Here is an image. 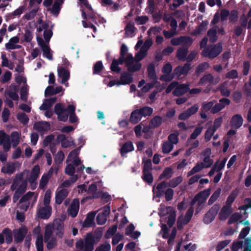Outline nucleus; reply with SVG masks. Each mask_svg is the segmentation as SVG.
I'll return each mask as SVG.
<instances>
[{"label":"nucleus","instance_id":"1","mask_svg":"<svg viewBox=\"0 0 251 251\" xmlns=\"http://www.w3.org/2000/svg\"><path fill=\"white\" fill-rule=\"evenodd\" d=\"M102 236V232L99 228L94 233H87L85 238V249L84 251H93L95 244L99 242Z\"/></svg>","mask_w":251,"mask_h":251},{"label":"nucleus","instance_id":"2","mask_svg":"<svg viewBox=\"0 0 251 251\" xmlns=\"http://www.w3.org/2000/svg\"><path fill=\"white\" fill-rule=\"evenodd\" d=\"M222 49V46L220 44H215L204 49L202 51V55L210 59H213L221 53Z\"/></svg>","mask_w":251,"mask_h":251},{"label":"nucleus","instance_id":"3","mask_svg":"<svg viewBox=\"0 0 251 251\" xmlns=\"http://www.w3.org/2000/svg\"><path fill=\"white\" fill-rule=\"evenodd\" d=\"M220 208V205L219 203L215 204L209 210L204 214L203 218V222L205 224H209L212 222L218 214Z\"/></svg>","mask_w":251,"mask_h":251},{"label":"nucleus","instance_id":"4","mask_svg":"<svg viewBox=\"0 0 251 251\" xmlns=\"http://www.w3.org/2000/svg\"><path fill=\"white\" fill-rule=\"evenodd\" d=\"M38 45L42 49L43 55L49 60H52L53 59L52 54L51 52L49 46V44L44 42L43 39L40 37L36 38Z\"/></svg>","mask_w":251,"mask_h":251},{"label":"nucleus","instance_id":"5","mask_svg":"<svg viewBox=\"0 0 251 251\" xmlns=\"http://www.w3.org/2000/svg\"><path fill=\"white\" fill-rule=\"evenodd\" d=\"M54 112L57 115L59 121L65 122L68 120L69 113L67 108L65 109L61 103H57L54 106Z\"/></svg>","mask_w":251,"mask_h":251},{"label":"nucleus","instance_id":"6","mask_svg":"<svg viewBox=\"0 0 251 251\" xmlns=\"http://www.w3.org/2000/svg\"><path fill=\"white\" fill-rule=\"evenodd\" d=\"M27 229L26 227H21L14 230V238L16 243H22L27 233Z\"/></svg>","mask_w":251,"mask_h":251},{"label":"nucleus","instance_id":"7","mask_svg":"<svg viewBox=\"0 0 251 251\" xmlns=\"http://www.w3.org/2000/svg\"><path fill=\"white\" fill-rule=\"evenodd\" d=\"M133 81V78L132 75L129 74V72H123L121 74L120 79L117 80V85H125L126 84H129L132 83Z\"/></svg>","mask_w":251,"mask_h":251},{"label":"nucleus","instance_id":"8","mask_svg":"<svg viewBox=\"0 0 251 251\" xmlns=\"http://www.w3.org/2000/svg\"><path fill=\"white\" fill-rule=\"evenodd\" d=\"M110 214V203L107 204L102 211L99 213L97 217L96 221L98 225H102L104 224L106 221V216Z\"/></svg>","mask_w":251,"mask_h":251},{"label":"nucleus","instance_id":"9","mask_svg":"<svg viewBox=\"0 0 251 251\" xmlns=\"http://www.w3.org/2000/svg\"><path fill=\"white\" fill-rule=\"evenodd\" d=\"M165 212L163 213L164 215L170 213L167 217V224L169 227L171 228L173 226L176 221V212L173 210V207L171 206H167L165 208V210H163L162 212H165Z\"/></svg>","mask_w":251,"mask_h":251},{"label":"nucleus","instance_id":"10","mask_svg":"<svg viewBox=\"0 0 251 251\" xmlns=\"http://www.w3.org/2000/svg\"><path fill=\"white\" fill-rule=\"evenodd\" d=\"M189 91V84L183 83L178 84L176 87L173 92V94L176 97L182 96Z\"/></svg>","mask_w":251,"mask_h":251},{"label":"nucleus","instance_id":"11","mask_svg":"<svg viewBox=\"0 0 251 251\" xmlns=\"http://www.w3.org/2000/svg\"><path fill=\"white\" fill-rule=\"evenodd\" d=\"M79 209V201L77 198L74 199L68 208V213L72 218L76 217Z\"/></svg>","mask_w":251,"mask_h":251},{"label":"nucleus","instance_id":"12","mask_svg":"<svg viewBox=\"0 0 251 251\" xmlns=\"http://www.w3.org/2000/svg\"><path fill=\"white\" fill-rule=\"evenodd\" d=\"M51 207L45 206L39 208L37 211L38 218L42 219H48L51 214Z\"/></svg>","mask_w":251,"mask_h":251},{"label":"nucleus","instance_id":"13","mask_svg":"<svg viewBox=\"0 0 251 251\" xmlns=\"http://www.w3.org/2000/svg\"><path fill=\"white\" fill-rule=\"evenodd\" d=\"M0 144L2 145L5 152H7L10 149L11 145L9 137L5 132L0 134Z\"/></svg>","mask_w":251,"mask_h":251},{"label":"nucleus","instance_id":"14","mask_svg":"<svg viewBox=\"0 0 251 251\" xmlns=\"http://www.w3.org/2000/svg\"><path fill=\"white\" fill-rule=\"evenodd\" d=\"M96 213V212L93 211L89 212L87 214L86 219L82 223L83 227H90L95 225L94 223V219Z\"/></svg>","mask_w":251,"mask_h":251},{"label":"nucleus","instance_id":"15","mask_svg":"<svg viewBox=\"0 0 251 251\" xmlns=\"http://www.w3.org/2000/svg\"><path fill=\"white\" fill-rule=\"evenodd\" d=\"M232 212V207L226 205L223 206L219 212V219L221 221H225L230 215Z\"/></svg>","mask_w":251,"mask_h":251},{"label":"nucleus","instance_id":"16","mask_svg":"<svg viewBox=\"0 0 251 251\" xmlns=\"http://www.w3.org/2000/svg\"><path fill=\"white\" fill-rule=\"evenodd\" d=\"M58 75L59 77L61 79L60 83L62 84H65L66 87H68L69 84L67 81L70 77V73L69 71L63 68L58 69Z\"/></svg>","mask_w":251,"mask_h":251},{"label":"nucleus","instance_id":"17","mask_svg":"<svg viewBox=\"0 0 251 251\" xmlns=\"http://www.w3.org/2000/svg\"><path fill=\"white\" fill-rule=\"evenodd\" d=\"M19 38L17 36L11 38L8 42L5 45L6 49L8 50L20 49L21 46L17 44L19 42Z\"/></svg>","mask_w":251,"mask_h":251},{"label":"nucleus","instance_id":"18","mask_svg":"<svg viewBox=\"0 0 251 251\" xmlns=\"http://www.w3.org/2000/svg\"><path fill=\"white\" fill-rule=\"evenodd\" d=\"M125 56L120 55V57L118 60H113L111 64V70L117 73H119L121 71V68L118 67L119 64L122 65L125 62Z\"/></svg>","mask_w":251,"mask_h":251},{"label":"nucleus","instance_id":"19","mask_svg":"<svg viewBox=\"0 0 251 251\" xmlns=\"http://www.w3.org/2000/svg\"><path fill=\"white\" fill-rule=\"evenodd\" d=\"M40 168L38 165H36L33 167L28 179L29 183H33L36 181L40 174Z\"/></svg>","mask_w":251,"mask_h":251},{"label":"nucleus","instance_id":"20","mask_svg":"<svg viewBox=\"0 0 251 251\" xmlns=\"http://www.w3.org/2000/svg\"><path fill=\"white\" fill-rule=\"evenodd\" d=\"M211 154V150L207 148L204 151V155H206L203 158V163H201L204 168H209L211 166L213 163V160L210 158V155Z\"/></svg>","mask_w":251,"mask_h":251},{"label":"nucleus","instance_id":"21","mask_svg":"<svg viewBox=\"0 0 251 251\" xmlns=\"http://www.w3.org/2000/svg\"><path fill=\"white\" fill-rule=\"evenodd\" d=\"M191 68V64L187 62L183 66H178L175 69L176 74H178V75H187Z\"/></svg>","mask_w":251,"mask_h":251},{"label":"nucleus","instance_id":"22","mask_svg":"<svg viewBox=\"0 0 251 251\" xmlns=\"http://www.w3.org/2000/svg\"><path fill=\"white\" fill-rule=\"evenodd\" d=\"M69 192L66 189H62L58 191L55 195V203L57 204L62 203L64 200L67 197Z\"/></svg>","mask_w":251,"mask_h":251},{"label":"nucleus","instance_id":"23","mask_svg":"<svg viewBox=\"0 0 251 251\" xmlns=\"http://www.w3.org/2000/svg\"><path fill=\"white\" fill-rule=\"evenodd\" d=\"M134 150V146L131 141H128L125 142L122 146L120 153L122 156H125L128 152Z\"/></svg>","mask_w":251,"mask_h":251},{"label":"nucleus","instance_id":"24","mask_svg":"<svg viewBox=\"0 0 251 251\" xmlns=\"http://www.w3.org/2000/svg\"><path fill=\"white\" fill-rule=\"evenodd\" d=\"M188 52V48L181 47L177 50L176 57L179 60L184 61L186 60V56Z\"/></svg>","mask_w":251,"mask_h":251},{"label":"nucleus","instance_id":"25","mask_svg":"<svg viewBox=\"0 0 251 251\" xmlns=\"http://www.w3.org/2000/svg\"><path fill=\"white\" fill-rule=\"evenodd\" d=\"M54 229L56 230V235L62 238L64 235V224L62 222L56 221L53 224Z\"/></svg>","mask_w":251,"mask_h":251},{"label":"nucleus","instance_id":"26","mask_svg":"<svg viewBox=\"0 0 251 251\" xmlns=\"http://www.w3.org/2000/svg\"><path fill=\"white\" fill-rule=\"evenodd\" d=\"M148 75L152 81L157 80L155 73V63L153 62L150 63L147 67Z\"/></svg>","mask_w":251,"mask_h":251},{"label":"nucleus","instance_id":"27","mask_svg":"<svg viewBox=\"0 0 251 251\" xmlns=\"http://www.w3.org/2000/svg\"><path fill=\"white\" fill-rule=\"evenodd\" d=\"M169 187L168 183L166 181H162L161 182L158 184L156 186V196L158 197H161L163 196L164 192L167 189V188Z\"/></svg>","mask_w":251,"mask_h":251},{"label":"nucleus","instance_id":"28","mask_svg":"<svg viewBox=\"0 0 251 251\" xmlns=\"http://www.w3.org/2000/svg\"><path fill=\"white\" fill-rule=\"evenodd\" d=\"M63 88L61 86H58L54 88L53 86H49L45 90V96L53 95L57 94L63 91Z\"/></svg>","mask_w":251,"mask_h":251},{"label":"nucleus","instance_id":"29","mask_svg":"<svg viewBox=\"0 0 251 251\" xmlns=\"http://www.w3.org/2000/svg\"><path fill=\"white\" fill-rule=\"evenodd\" d=\"M97 186L95 183H92L88 187V193H91L92 196L91 198L93 199L98 198L101 197V193L100 192H97Z\"/></svg>","mask_w":251,"mask_h":251},{"label":"nucleus","instance_id":"30","mask_svg":"<svg viewBox=\"0 0 251 251\" xmlns=\"http://www.w3.org/2000/svg\"><path fill=\"white\" fill-rule=\"evenodd\" d=\"M17 92L18 88L16 86H10L6 93L13 100L17 101L19 100Z\"/></svg>","mask_w":251,"mask_h":251},{"label":"nucleus","instance_id":"31","mask_svg":"<svg viewBox=\"0 0 251 251\" xmlns=\"http://www.w3.org/2000/svg\"><path fill=\"white\" fill-rule=\"evenodd\" d=\"M75 106L73 105H69L67 107V110L70 115V121L72 123H75L78 121V118L75 114Z\"/></svg>","mask_w":251,"mask_h":251},{"label":"nucleus","instance_id":"32","mask_svg":"<svg viewBox=\"0 0 251 251\" xmlns=\"http://www.w3.org/2000/svg\"><path fill=\"white\" fill-rule=\"evenodd\" d=\"M56 100V99L55 98H51L49 99L45 100L43 103L40 107V110H48L50 107H51L52 104L54 103Z\"/></svg>","mask_w":251,"mask_h":251},{"label":"nucleus","instance_id":"33","mask_svg":"<svg viewBox=\"0 0 251 251\" xmlns=\"http://www.w3.org/2000/svg\"><path fill=\"white\" fill-rule=\"evenodd\" d=\"M142 117L140 115L138 110H135L132 112L129 119V122L132 124H137L141 119Z\"/></svg>","mask_w":251,"mask_h":251},{"label":"nucleus","instance_id":"34","mask_svg":"<svg viewBox=\"0 0 251 251\" xmlns=\"http://www.w3.org/2000/svg\"><path fill=\"white\" fill-rule=\"evenodd\" d=\"M173 174V169L171 167L165 168L159 176V179H162L165 178L168 179L171 178Z\"/></svg>","mask_w":251,"mask_h":251},{"label":"nucleus","instance_id":"35","mask_svg":"<svg viewBox=\"0 0 251 251\" xmlns=\"http://www.w3.org/2000/svg\"><path fill=\"white\" fill-rule=\"evenodd\" d=\"M243 119L240 114L234 115L230 120L231 126H242Z\"/></svg>","mask_w":251,"mask_h":251},{"label":"nucleus","instance_id":"36","mask_svg":"<svg viewBox=\"0 0 251 251\" xmlns=\"http://www.w3.org/2000/svg\"><path fill=\"white\" fill-rule=\"evenodd\" d=\"M214 80V77L211 74L204 75L200 79L199 84L201 85H204L207 82L212 83Z\"/></svg>","mask_w":251,"mask_h":251},{"label":"nucleus","instance_id":"37","mask_svg":"<svg viewBox=\"0 0 251 251\" xmlns=\"http://www.w3.org/2000/svg\"><path fill=\"white\" fill-rule=\"evenodd\" d=\"M219 126H209L204 135V139L206 142L210 141L214 132Z\"/></svg>","mask_w":251,"mask_h":251},{"label":"nucleus","instance_id":"38","mask_svg":"<svg viewBox=\"0 0 251 251\" xmlns=\"http://www.w3.org/2000/svg\"><path fill=\"white\" fill-rule=\"evenodd\" d=\"M50 177L51 174L50 173L44 174L42 176L39 183V187L40 189H44L45 188Z\"/></svg>","mask_w":251,"mask_h":251},{"label":"nucleus","instance_id":"39","mask_svg":"<svg viewBox=\"0 0 251 251\" xmlns=\"http://www.w3.org/2000/svg\"><path fill=\"white\" fill-rule=\"evenodd\" d=\"M135 29L136 28L134 26V24L131 22H129L127 24L125 28V36L128 37L132 35L134 32Z\"/></svg>","mask_w":251,"mask_h":251},{"label":"nucleus","instance_id":"40","mask_svg":"<svg viewBox=\"0 0 251 251\" xmlns=\"http://www.w3.org/2000/svg\"><path fill=\"white\" fill-rule=\"evenodd\" d=\"M209 67V64L206 62L200 64L196 69L195 73L196 75L199 76L201 74L204 72Z\"/></svg>","mask_w":251,"mask_h":251},{"label":"nucleus","instance_id":"41","mask_svg":"<svg viewBox=\"0 0 251 251\" xmlns=\"http://www.w3.org/2000/svg\"><path fill=\"white\" fill-rule=\"evenodd\" d=\"M137 110L142 117L150 116L153 112V109L148 106H144Z\"/></svg>","mask_w":251,"mask_h":251},{"label":"nucleus","instance_id":"42","mask_svg":"<svg viewBox=\"0 0 251 251\" xmlns=\"http://www.w3.org/2000/svg\"><path fill=\"white\" fill-rule=\"evenodd\" d=\"M210 194V190L209 189L204 190L198 193L197 195L199 198V200L201 203L203 202L208 197Z\"/></svg>","mask_w":251,"mask_h":251},{"label":"nucleus","instance_id":"43","mask_svg":"<svg viewBox=\"0 0 251 251\" xmlns=\"http://www.w3.org/2000/svg\"><path fill=\"white\" fill-rule=\"evenodd\" d=\"M193 43L192 38L188 36H181V44L182 47L189 48Z\"/></svg>","mask_w":251,"mask_h":251},{"label":"nucleus","instance_id":"44","mask_svg":"<svg viewBox=\"0 0 251 251\" xmlns=\"http://www.w3.org/2000/svg\"><path fill=\"white\" fill-rule=\"evenodd\" d=\"M179 132L176 131L174 133H171L168 137V140L169 143L174 144H176L178 142Z\"/></svg>","mask_w":251,"mask_h":251},{"label":"nucleus","instance_id":"45","mask_svg":"<svg viewBox=\"0 0 251 251\" xmlns=\"http://www.w3.org/2000/svg\"><path fill=\"white\" fill-rule=\"evenodd\" d=\"M183 180L182 177L181 176L175 177L167 182L169 187L172 188H175L178 185L180 184Z\"/></svg>","mask_w":251,"mask_h":251},{"label":"nucleus","instance_id":"46","mask_svg":"<svg viewBox=\"0 0 251 251\" xmlns=\"http://www.w3.org/2000/svg\"><path fill=\"white\" fill-rule=\"evenodd\" d=\"M221 192V189L218 188L211 196L208 201V204L211 205L213 204L220 197Z\"/></svg>","mask_w":251,"mask_h":251},{"label":"nucleus","instance_id":"47","mask_svg":"<svg viewBox=\"0 0 251 251\" xmlns=\"http://www.w3.org/2000/svg\"><path fill=\"white\" fill-rule=\"evenodd\" d=\"M16 170V167L14 163L7 164L6 167L1 168V172L9 174H12Z\"/></svg>","mask_w":251,"mask_h":251},{"label":"nucleus","instance_id":"48","mask_svg":"<svg viewBox=\"0 0 251 251\" xmlns=\"http://www.w3.org/2000/svg\"><path fill=\"white\" fill-rule=\"evenodd\" d=\"M147 49L141 48L140 50L135 54L136 60L138 62L140 61L147 55Z\"/></svg>","mask_w":251,"mask_h":251},{"label":"nucleus","instance_id":"49","mask_svg":"<svg viewBox=\"0 0 251 251\" xmlns=\"http://www.w3.org/2000/svg\"><path fill=\"white\" fill-rule=\"evenodd\" d=\"M142 179L148 184H151L153 182V177L150 172H143Z\"/></svg>","mask_w":251,"mask_h":251},{"label":"nucleus","instance_id":"50","mask_svg":"<svg viewBox=\"0 0 251 251\" xmlns=\"http://www.w3.org/2000/svg\"><path fill=\"white\" fill-rule=\"evenodd\" d=\"M194 213V208L190 207L187 210L183 220V224H187L191 220Z\"/></svg>","mask_w":251,"mask_h":251},{"label":"nucleus","instance_id":"51","mask_svg":"<svg viewBox=\"0 0 251 251\" xmlns=\"http://www.w3.org/2000/svg\"><path fill=\"white\" fill-rule=\"evenodd\" d=\"M174 145L173 144L168 141H165L162 145V150L164 153H168L173 149Z\"/></svg>","mask_w":251,"mask_h":251},{"label":"nucleus","instance_id":"52","mask_svg":"<svg viewBox=\"0 0 251 251\" xmlns=\"http://www.w3.org/2000/svg\"><path fill=\"white\" fill-rule=\"evenodd\" d=\"M203 126H197L193 132L191 134L190 137L188 139V142L190 143L191 140H194L201 133Z\"/></svg>","mask_w":251,"mask_h":251},{"label":"nucleus","instance_id":"53","mask_svg":"<svg viewBox=\"0 0 251 251\" xmlns=\"http://www.w3.org/2000/svg\"><path fill=\"white\" fill-rule=\"evenodd\" d=\"M231 242V240L226 239L222 241L217 245L215 248L216 251H221L226 246H227Z\"/></svg>","mask_w":251,"mask_h":251},{"label":"nucleus","instance_id":"54","mask_svg":"<svg viewBox=\"0 0 251 251\" xmlns=\"http://www.w3.org/2000/svg\"><path fill=\"white\" fill-rule=\"evenodd\" d=\"M36 246L37 251H43V238L42 234H39L36 241Z\"/></svg>","mask_w":251,"mask_h":251},{"label":"nucleus","instance_id":"55","mask_svg":"<svg viewBox=\"0 0 251 251\" xmlns=\"http://www.w3.org/2000/svg\"><path fill=\"white\" fill-rule=\"evenodd\" d=\"M2 59L1 65L3 67H6L10 69H13V65L9 61L5 53H2L1 55Z\"/></svg>","mask_w":251,"mask_h":251},{"label":"nucleus","instance_id":"56","mask_svg":"<svg viewBox=\"0 0 251 251\" xmlns=\"http://www.w3.org/2000/svg\"><path fill=\"white\" fill-rule=\"evenodd\" d=\"M237 196V194L235 192H232L231 193L227 198L226 205L229 207L232 206V203L234 201Z\"/></svg>","mask_w":251,"mask_h":251},{"label":"nucleus","instance_id":"57","mask_svg":"<svg viewBox=\"0 0 251 251\" xmlns=\"http://www.w3.org/2000/svg\"><path fill=\"white\" fill-rule=\"evenodd\" d=\"M142 67V64L140 63H136L134 64L130 65L127 68L129 73H134L139 71Z\"/></svg>","mask_w":251,"mask_h":251},{"label":"nucleus","instance_id":"58","mask_svg":"<svg viewBox=\"0 0 251 251\" xmlns=\"http://www.w3.org/2000/svg\"><path fill=\"white\" fill-rule=\"evenodd\" d=\"M174 194V190L172 188H167L163 193L166 201H171L173 198Z\"/></svg>","mask_w":251,"mask_h":251},{"label":"nucleus","instance_id":"59","mask_svg":"<svg viewBox=\"0 0 251 251\" xmlns=\"http://www.w3.org/2000/svg\"><path fill=\"white\" fill-rule=\"evenodd\" d=\"M47 248L48 250H51L54 248L57 245V240L56 238L53 237L50 238L47 242Z\"/></svg>","mask_w":251,"mask_h":251},{"label":"nucleus","instance_id":"60","mask_svg":"<svg viewBox=\"0 0 251 251\" xmlns=\"http://www.w3.org/2000/svg\"><path fill=\"white\" fill-rule=\"evenodd\" d=\"M227 79H235L238 77V73L236 70H232L228 72L225 75Z\"/></svg>","mask_w":251,"mask_h":251},{"label":"nucleus","instance_id":"61","mask_svg":"<svg viewBox=\"0 0 251 251\" xmlns=\"http://www.w3.org/2000/svg\"><path fill=\"white\" fill-rule=\"evenodd\" d=\"M28 87L26 85H25L21 90V98L22 100L26 101L27 99Z\"/></svg>","mask_w":251,"mask_h":251},{"label":"nucleus","instance_id":"62","mask_svg":"<svg viewBox=\"0 0 251 251\" xmlns=\"http://www.w3.org/2000/svg\"><path fill=\"white\" fill-rule=\"evenodd\" d=\"M34 192L29 191L24 195L20 200L19 203H22L27 202L33 196Z\"/></svg>","mask_w":251,"mask_h":251},{"label":"nucleus","instance_id":"63","mask_svg":"<svg viewBox=\"0 0 251 251\" xmlns=\"http://www.w3.org/2000/svg\"><path fill=\"white\" fill-rule=\"evenodd\" d=\"M243 246V241H234L232 243L231 247L232 251H238L240 249H242Z\"/></svg>","mask_w":251,"mask_h":251},{"label":"nucleus","instance_id":"64","mask_svg":"<svg viewBox=\"0 0 251 251\" xmlns=\"http://www.w3.org/2000/svg\"><path fill=\"white\" fill-rule=\"evenodd\" d=\"M75 171V168L74 165L69 164L65 168V173L69 176H73Z\"/></svg>","mask_w":251,"mask_h":251}]
</instances>
